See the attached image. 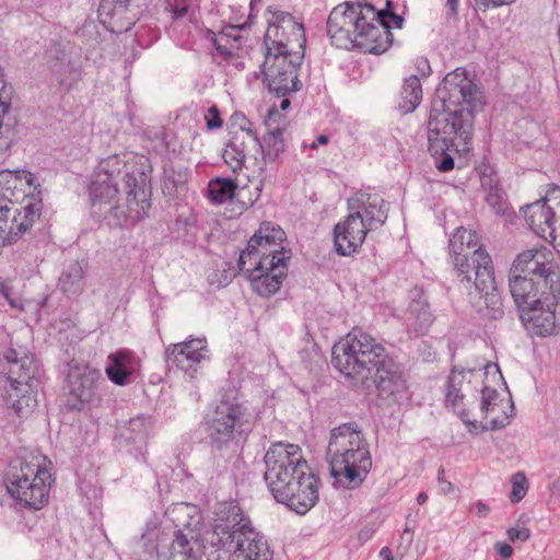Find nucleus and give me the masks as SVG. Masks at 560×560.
Listing matches in <instances>:
<instances>
[{
  "label": "nucleus",
  "instance_id": "f257e3e1",
  "mask_svg": "<svg viewBox=\"0 0 560 560\" xmlns=\"http://www.w3.org/2000/svg\"><path fill=\"white\" fill-rule=\"evenodd\" d=\"M442 110L434 108L428 121L429 151L441 155L435 166L440 172L454 168V159L447 153L469 151L474 132L475 113L485 105L480 89L459 68L447 73L436 89Z\"/></svg>",
  "mask_w": 560,
  "mask_h": 560
},
{
  "label": "nucleus",
  "instance_id": "f03ea898",
  "mask_svg": "<svg viewBox=\"0 0 560 560\" xmlns=\"http://www.w3.org/2000/svg\"><path fill=\"white\" fill-rule=\"evenodd\" d=\"M90 195L92 212L100 220L112 226L135 224L147 217L150 208V175L118 155H110L98 163Z\"/></svg>",
  "mask_w": 560,
  "mask_h": 560
},
{
  "label": "nucleus",
  "instance_id": "7ed1b4c3",
  "mask_svg": "<svg viewBox=\"0 0 560 560\" xmlns=\"http://www.w3.org/2000/svg\"><path fill=\"white\" fill-rule=\"evenodd\" d=\"M331 364L354 387L375 388L381 400L397 401L407 389L404 373L386 349L361 329H353L336 342Z\"/></svg>",
  "mask_w": 560,
  "mask_h": 560
},
{
  "label": "nucleus",
  "instance_id": "20e7f679",
  "mask_svg": "<svg viewBox=\"0 0 560 560\" xmlns=\"http://www.w3.org/2000/svg\"><path fill=\"white\" fill-rule=\"evenodd\" d=\"M265 481L273 498L299 514L318 500V478L296 444L273 443L264 457Z\"/></svg>",
  "mask_w": 560,
  "mask_h": 560
},
{
  "label": "nucleus",
  "instance_id": "39448f33",
  "mask_svg": "<svg viewBox=\"0 0 560 560\" xmlns=\"http://www.w3.org/2000/svg\"><path fill=\"white\" fill-rule=\"evenodd\" d=\"M212 548L208 560H271L272 552L266 537L254 526L234 502L218 504L212 532L206 538Z\"/></svg>",
  "mask_w": 560,
  "mask_h": 560
},
{
  "label": "nucleus",
  "instance_id": "423d86ee",
  "mask_svg": "<svg viewBox=\"0 0 560 560\" xmlns=\"http://www.w3.org/2000/svg\"><path fill=\"white\" fill-rule=\"evenodd\" d=\"M327 456L331 476L347 488H358L372 468L369 443L355 422L331 430Z\"/></svg>",
  "mask_w": 560,
  "mask_h": 560
},
{
  "label": "nucleus",
  "instance_id": "0eeeda50",
  "mask_svg": "<svg viewBox=\"0 0 560 560\" xmlns=\"http://www.w3.org/2000/svg\"><path fill=\"white\" fill-rule=\"evenodd\" d=\"M46 457L31 453L13 458L4 475L8 493L21 504L40 509L48 500L51 474L43 467Z\"/></svg>",
  "mask_w": 560,
  "mask_h": 560
},
{
  "label": "nucleus",
  "instance_id": "6e6552de",
  "mask_svg": "<svg viewBox=\"0 0 560 560\" xmlns=\"http://www.w3.org/2000/svg\"><path fill=\"white\" fill-rule=\"evenodd\" d=\"M247 421V408L236 398H223L217 405L208 429L211 445L209 464L212 465L210 478L228 468L234 433Z\"/></svg>",
  "mask_w": 560,
  "mask_h": 560
},
{
  "label": "nucleus",
  "instance_id": "1a4fd4ad",
  "mask_svg": "<svg viewBox=\"0 0 560 560\" xmlns=\"http://www.w3.org/2000/svg\"><path fill=\"white\" fill-rule=\"evenodd\" d=\"M523 281L532 284L528 292L538 293L548 290H560L559 275L555 254L547 246H538L518 254L510 269L509 287L514 296V285Z\"/></svg>",
  "mask_w": 560,
  "mask_h": 560
},
{
  "label": "nucleus",
  "instance_id": "9d476101",
  "mask_svg": "<svg viewBox=\"0 0 560 560\" xmlns=\"http://www.w3.org/2000/svg\"><path fill=\"white\" fill-rule=\"evenodd\" d=\"M532 284L523 281L514 285L513 300L520 311V318L525 328L539 337L551 336L557 329L556 308L560 290L530 293Z\"/></svg>",
  "mask_w": 560,
  "mask_h": 560
},
{
  "label": "nucleus",
  "instance_id": "9b49d317",
  "mask_svg": "<svg viewBox=\"0 0 560 560\" xmlns=\"http://www.w3.org/2000/svg\"><path fill=\"white\" fill-rule=\"evenodd\" d=\"M266 52L271 55L291 56L305 49L306 37L304 26L287 12H275L269 21L265 38Z\"/></svg>",
  "mask_w": 560,
  "mask_h": 560
},
{
  "label": "nucleus",
  "instance_id": "f8f14e48",
  "mask_svg": "<svg viewBox=\"0 0 560 560\" xmlns=\"http://www.w3.org/2000/svg\"><path fill=\"white\" fill-rule=\"evenodd\" d=\"M288 261L283 254L280 256L260 257L238 265L240 271L250 281V287L260 296L277 293L288 273Z\"/></svg>",
  "mask_w": 560,
  "mask_h": 560
},
{
  "label": "nucleus",
  "instance_id": "ddd939ff",
  "mask_svg": "<svg viewBox=\"0 0 560 560\" xmlns=\"http://www.w3.org/2000/svg\"><path fill=\"white\" fill-rule=\"evenodd\" d=\"M304 52H291V56L271 55L265 52L262 73L270 92L284 96L300 90L298 68L302 63Z\"/></svg>",
  "mask_w": 560,
  "mask_h": 560
},
{
  "label": "nucleus",
  "instance_id": "4468645a",
  "mask_svg": "<svg viewBox=\"0 0 560 560\" xmlns=\"http://www.w3.org/2000/svg\"><path fill=\"white\" fill-rule=\"evenodd\" d=\"M39 212V205L32 202L20 210L4 192L0 191V247L18 242L32 228Z\"/></svg>",
  "mask_w": 560,
  "mask_h": 560
},
{
  "label": "nucleus",
  "instance_id": "2eb2a0df",
  "mask_svg": "<svg viewBox=\"0 0 560 560\" xmlns=\"http://www.w3.org/2000/svg\"><path fill=\"white\" fill-rule=\"evenodd\" d=\"M104 382L100 370L88 364H70L67 373L68 405L81 409L96 396L98 384Z\"/></svg>",
  "mask_w": 560,
  "mask_h": 560
},
{
  "label": "nucleus",
  "instance_id": "dca6fc26",
  "mask_svg": "<svg viewBox=\"0 0 560 560\" xmlns=\"http://www.w3.org/2000/svg\"><path fill=\"white\" fill-rule=\"evenodd\" d=\"M285 238L284 231L270 222L260 224L259 230L249 238L247 246L240 254L238 264L244 266L245 261L283 254L284 260L290 259V250H285L282 243Z\"/></svg>",
  "mask_w": 560,
  "mask_h": 560
},
{
  "label": "nucleus",
  "instance_id": "f3484780",
  "mask_svg": "<svg viewBox=\"0 0 560 560\" xmlns=\"http://www.w3.org/2000/svg\"><path fill=\"white\" fill-rule=\"evenodd\" d=\"M14 375L0 373V390L8 406H10L19 417L26 416L36 406V399L33 394L34 378L31 371H25Z\"/></svg>",
  "mask_w": 560,
  "mask_h": 560
},
{
  "label": "nucleus",
  "instance_id": "a211bd4d",
  "mask_svg": "<svg viewBox=\"0 0 560 560\" xmlns=\"http://www.w3.org/2000/svg\"><path fill=\"white\" fill-rule=\"evenodd\" d=\"M206 338L189 337L186 340L172 343L165 349L167 366H175L190 377H195L199 364L209 359Z\"/></svg>",
  "mask_w": 560,
  "mask_h": 560
},
{
  "label": "nucleus",
  "instance_id": "6ab92c4d",
  "mask_svg": "<svg viewBox=\"0 0 560 560\" xmlns=\"http://www.w3.org/2000/svg\"><path fill=\"white\" fill-rule=\"evenodd\" d=\"M369 229L364 225L363 213L351 211L334 229V244L340 256H350L363 244Z\"/></svg>",
  "mask_w": 560,
  "mask_h": 560
},
{
  "label": "nucleus",
  "instance_id": "aec40b11",
  "mask_svg": "<svg viewBox=\"0 0 560 560\" xmlns=\"http://www.w3.org/2000/svg\"><path fill=\"white\" fill-rule=\"evenodd\" d=\"M375 20L365 19L359 25L355 47L370 54L385 52L393 42L389 24L384 21V15L376 11Z\"/></svg>",
  "mask_w": 560,
  "mask_h": 560
},
{
  "label": "nucleus",
  "instance_id": "412c9836",
  "mask_svg": "<svg viewBox=\"0 0 560 560\" xmlns=\"http://www.w3.org/2000/svg\"><path fill=\"white\" fill-rule=\"evenodd\" d=\"M465 370L453 369L451 371L446 383V404L451 405L455 409L458 417L465 423L470 433H478L481 431L497 430L503 428L505 425L503 420L493 418L488 425H483L477 420H471L469 418L467 410L459 409L460 404L464 399V395L462 394V385L465 380Z\"/></svg>",
  "mask_w": 560,
  "mask_h": 560
},
{
  "label": "nucleus",
  "instance_id": "4be33fe9",
  "mask_svg": "<svg viewBox=\"0 0 560 560\" xmlns=\"http://www.w3.org/2000/svg\"><path fill=\"white\" fill-rule=\"evenodd\" d=\"M448 247L454 266H459V268L467 266V256L472 255H475L477 265L485 268L489 266L490 255L482 249L477 234L471 230L456 229L450 238Z\"/></svg>",
  "mask_w": 560,
  "mask_h": 560
},
{
  "label": "nucleus",
  "instance_id": "5701e85b",
  "mask_svg": "<svg viewBox=\"0 0 560 560\" xmlns=\"http://www.w3.org/2000/svg\"><path fill=\"white\" fill-rule=\"evenodd\" d=\"M469 295L470 303L475 305L477 312L489 319H498L503 315V304L497 290L495 279L489 271H481L479 275L478 287Z\"/></svg>",
  "mask_w": 560,
  "mask_h": 560
},
{
  "label": "nucleus",
  "instance_id": "b1692460",
  "mask_svg": "<svg viewBox=\"0 0 560 560\" xmlns=\"http://www.w3.org/2000/svg\"><path fill=\"white\" fill-rule=\"evenodd\" d=\"M375 8L365 0H348L335 7L327 20V27H354L365 19L375 20Z\"/></svg>",
  "mask_w": 560,
  "mask_h": 560
},
{
  "label": "nucleus",
  "instance_id": "393cba45",
  "mask_svg": "<svg viewBox=\"0 0 560 560\" xmlns=\"http://www.w3.org/2000/svg\"><path fill=\"white\" fill-rule=\"evenodd\" d=\"M348 208L363 213L364 225L370 231L382 226L387 220L388 205L377 195L358 192L348 200Z\"/></svg>",
  "mask_w": 560,
  "mask_h": 560
},
{
  "label": "nucleus",
  "instance_id": "a878e982",
  "mask_svg": "<svg viewBox=\"0 0 560 560\" xmlns=\"http://www.w3.org/2000/svg\"><path fill=\"white\" fill-rule=\"evenodd\" d=\"M551 198L560 199V196L558 194L549 195L548 190L545 199L522 208L526 223L535 234L541 237H546V233H549V235H552L553 233L555 212L547 206V200H550Z\"/></svg>",
  "mask_w": 560,
  "mask_h": 560
},
{
  "label": "nucleus",
  "instance_id": "bb28decb",
  "mask_svg": "<svg viewBox=\"0 0 560 560\" xmlns=\"http://www.w3.org/2000/svg\"><path fill=\"white\" fill-rule=\"evenodd\" d=\"M139 366L140 361L132 351L120 349L108 354L105 373L110 382L124 386L130 382Z\"/></svg>",
  "mask_w": 560,
  "mask_h": 560
},
{
  "label": "nucleus",
  "instance_id": "cd10ccee",
  "mask_svg": "<svg viewBox=\"0 0 560 560\" xmlns=\"http://www.w3.org/2000/svg\"><path fill=\"white\" fill-rule=\"evenodd\" d=\"M202 548L200 534H174L168 548L159 553V560H198Z\"/></svg>",
  "mask_w": 560,
  "mask_h": 560
},
{
  "label": "nucleus",
  "instance_id": "c85d7f7f",
  "mask_svg": "<svg viewBox=\"0 0 560 560\" xmlns=\"http://www.w3.org/2000/svg\"><path fill=\"white\" fill-rule=\"evenodd\" d=\"M49 67L61 86L71 88L81 78V63L65 50L56 49L51 52Z\"/></svg>",
  "mask_w": 560,
  "mask_h": 560
},
{
  "label": "nucleus",
  "instance_id": "c756f323",
  "mask_svg": "<svg viewBox=\"0 0 560 560\" xmlns=\"http://www.w3.org/2000/svg\"><path fill=\"white\" fill-rule=\"evenodd\" d=\"M166 516L174 523L176 530L174 534H184L192 532L200 534L201 515L194 504L177 503L166 510Z\"/></svg>",
  "mask_w": 560,
  "mask_h": 560
},
{
  "label": "nucleus",
  "instance_id": "7c9ffc66",
  "mask_svg": "<svg viewBox=\"0 0 560 560\" xmlns=\"http://www.w3.org/2000/svg\"><path fill=\"white\" fill-rule=\"evenodd\" d=\"M276 118H281V115L277 107H272L268 110L265 119L267 135L264 137L262 143L259 141L257 143L261 148L265 160L270 162H273L279 154L284 151V141L282 138L283 128L279 124L272 127V122L276 121Z\"/></svg>",
  "mask_w": 560,
  "mask_h": 560
},
{
  "label": "nucleus",
  "instance_id": "2f4dec72",
  "mask_svg": "<svg viewBox=\"0 0 560 560\" xmlns=\"http://www.w3.org/2000/svg\"><path fill=\"white\" fill-rule=\"evenodd\" d=\"M408 314V320L418 334H424L433 323L429 303L421 290L415 289L410 292Z\"/></svg>",
  "mask_w": 560,
  "mask_h": 560
},
{
  "label": "nucleus",
  "instance_id": "473e14b6",
  "mask_svg": "<svg viewBox=\"0 0 560 560\" xmlns=\"http://www.w3.org/2000/svg\"><path fill=\"white\" fill-rule=\"evenodd\" d=\"M467 266L459 268V266H454L456 271V279L458 281L459 287L468 294L472 295V290L478 287L479 275L481 271H489L491 277H494V269L492 265V259L490 258L489 266L487 268L477 265L475 255L467 256Z\"/></svg>",
  "mask_w": 560,
  "mask_h": 560
},
{
  "label": "nucleus",
  "instance_id": "72a5a7b5",
  "mask_svg": "<svg viewBox=\"0 0 560 560\" xmlns=\"http://www.w3.org/2000/svg\"><path fill=\"white\" fill-rule=\"evenodd\" d=\"M86 266L82 262H71L60 275L58 285L67 295H79L84 290Z\"/></svg>",
  "mask_w": 560,
  "mask_h": 560
},
{
  "label": "nucleus",
  "instance_id": "f704fd0d",
  "mask_svg": "<svg viewBox=\"0 0 560 560\" xmlns=\"http://www.w3.org/2000/svg\"><path fill=\"white\" fill-rule=\"evenodd\" d=\"M247 142L250 141L244 133H234L223 151L224 161L234 171L241 168L245 162Z\"/></svg>",
  "mask_w": 560,
  "mask_h": 560
},
{
  "label": "nucleus",
  "instance_id": "c9c22d12",
  "mask_svg": "<svg viewBox=\"0 0 560 560\" xmlns=\"http://www.w3.org/2000/svg\"><path fill=\"white\" fill-rule=\"evenodd\" d=\"M209 198L212 202L222 205L233 200L241 194L234 180L228 178H215L208 186Z\"/></svg>",
  "mask_w": 560,
  "mask_h": 560
},
{
  "label": "nucleus",
  "instance_id": "e433bc0d",
  "mask_svg": "<svg viewBox=\"0 0 560 560\" xmlns=\"http://www.w3.org/2000/svg\"><path fill=\"white\" fill-rule=\"evenodd\" d=\"M400 108L405 113L413 112L422 100V86L420 80L416 75L408 78L400 92Z\"/></svg>",
  "mask_w": 560,
  "mask_h": 560
},
{
  "label": "nucleus",
  "instance_id": "4c0bfd02",
  "mask_svg": "<svg viewBox=\"0 0 560 560\" xmlns=\"http://www.w3.org/2000/svg\"><path fill=\"white\" fill-rule=\"evenodd\" d=\"M151 428V419L143 415L129 420L126 427L127 433H124L128 440L133 443H143L147 441Z\"/></svg>",
  "mask_w": 560,
  "mask_h": 560
},
{
  "label": "nucleus",
  "instance_id": "58836bf2",
  "mask_svg": "<svg viewBox=\"0 0 560 560\" xmlns=\"http://www.w3.org/2000/svg\"><path fill=\"white\" fill-rule=\"evenodd\" d=\"M359 26L351 28L348 27H327V34L330 37L331 44L337 48L350 49L355 47L357 33Z\"/></svg>",
  "mask_w": 560,
  "mask_h": 560
},
{
  "label": "nucleus",
  "instance_id": "ea45409f",
  "mask_svg": "<svg viewBox=\"0 0 560 560\" xmlns=\"http://www.w3.org/2000/svg\"><path fill=\"white\" fill-rule=\"evenodd\" d=\"M160 530L153 526L149 527L137 541V547L141 548L149 556H153L158 552V538Z\"/></svg>",
  "mask_w": 560,
  "mask_h": 560
},
{
  "label": "nucleus",
  "instance_id": "a19ab883",
  "mask_svg": "<svg viewBox=\"0 0 560 560\" xmlns=\"http://www.w3.org/2000/svg\"><path fill=\"white\" fill-rule=\"evenodd\" d=\"M233 125L237 126L238 129L233 131L234 133H244L247 139L254 143H258V137L252 128V122L246 118L244 114L235 113L232 116Z\"/></svg>",
  "mask_w": 560,
  "mask_h": 560
},
{
  "label": "nucleus",
  "instance_id": "79ce46f5",
  "mask_svg": "<svg viewBox=\"0 0 560 560\" xmlns=\"http://www.w3.org/2000/svg\"><path fill=\"white\" fill-rule=\"evenodd\" d=\"M527 492V479L524 472L512 476V492L510 499L513 503L520 502Z\"/></svg>",
  "mask_w": 560,
  "mask_h": 560
},
{
  "label": "nucleus",
  "instance_id": "37998d69",
  "mask_svg": "<svg viewBox=\"0 0 560 560\" xmlns=\"http://www.w3.org/2000/svg\"><path fill=\"white\" fill-rule=\"evenodd\" d=\"M0 294L8 301L11 307L23 310L22 300L14 293L11 280L0 281Z\"/></svg>",
  "mask_w": 560,
  "mask_h": 560
},
{
  "label": "nucleus",
  "instance_id": "c03bdc74",
  "mask_svg": "<svg viewBox=\"0 0 560 560\" xmlns=\"http://www.w3.org/2000/svg\"><path fill=\"white\" fill-rule=\"evenodd\" d=\"M5 359L11 363L8 375H15L27 370L30 371L31 360L26 357L22 358L21 360H16L14 350H10L5 354Z\"/></svg>",
  "mask_w": 560,
  "mask_h": 560
},
{
  "label": "nucleus",
  "instance_id": "a18cd8bd",
  "mask_svg": "<svg viewBox=\"0 0 560 560\" xmlns=\"http://www.w3.org/2000/svg\"><path fill=\"white\" fill-rule=\"evenodd\" d=\"M498 398V392L490 387H485L481 390V404L480 410L482 412V417H487V415L494 410L495 400Z\"/></svg>",
  "mask_w": 560,
  "mask_h": 560
},
{
  "label": "nucleus",
  "instance_id": "49530a36",
  "mask_svg": "<svg viewBox=\"0 0 560 560\" xmlns=\"http://www.w3.org/2000/svg\"><path fill=\"white\" fill-rule=\"evenodd\" d=\"M4 117H0V152L7 151L12 145V137L9 135V128L12 126L3 121Z\"/></svg>",
  "mask_w": 560,
  "mask_h": 560
},
{
  "label": "nucleus",
  "instance_id": "de8ad7c7",
  "mask_svg": "<svg viewBox=\"0 0 560 560\" xmlns=\"http://www.w3.org/2000/svg\"><path fill=\"white\" fill-rule=\"evenodd\" d=\"M503 190L499 187L498 184H495L494 186H491L489 188V191L486 192V200L491 207H498L500 209L503 200Z\"/></svg>",
  "mask_w": 560,
  "mask_h": 560
},
{
  "label": "nucleus",
  "instance_id": "09e8293b",
  "mask_svg": "<svg viewBox=\"0 0 560 560\" xmlns=\"http://www.w3.org/2000/svg\"><path fill=\"white\" fill-rule=\"evenodd\" d=\"M205 119H206L207 127L210 130L220 128L223 124V120L220 117V113H219V109L217 108V106H211L208 109V114L205 116Z\"/></svg>",
  "mask_w": 560,
  "mask_h": 560
},
{
  "label": "nucleus",
  "instance_id": "8fccbe9b",
  "mask_svg": "<svg viewBox=\"0 0 560 560\" xmlns=\"http://www.w3.org/2000/svg\"><path fill=\"white\" fill-rule=\"evenodd\" d=\"M506 535L512 542L517 540L526 541L530 537V530L526 527H511L506 530Z\"/></svg>",
  "mask_w": 560,
  "mask_h": 560
},
{
  "label": "nucleus",
  "instance_id": "3c124183",
  "mask_svg": "<svg viewBox=\"0 0 560 560\" xmlns=\"http://www.w3.org/2000/svg\"><path fill=\"white\" fill-rule=\"evenodd\" d=\"M445 475V470L443 467H440L439 471H438V482L440 485V488H441V491L444 493V494H447V493H451L454 489L453 487V483L447 481L444 477Z\"/></svg>",
  "mask_w": 560,
  "mask_h": 560
},
{
  "label": "nucleus",
  "instance_id": "603ef678",
  "mask_svg": "<svg viewBox=\"0 0 560 560\" xmlns=\"http://www.w3.org/2000/svg\"><path fill=\"white\" fill-rule=\"evenodd\" d=\"M493 548L503 559H509L513 555V548L508 542L498 541Z\"/></svg>",
  "mask_w": 560,
  "mask_h": 560
},
{
  "label": "nucleus",
  "instance_id": "864d4df0",
  "mask_svg": "<svg viewBox=\"0 0 560 560\" xmlns=\"http://www.w3.org/2000/svg\"><path fill=\"white\" fill-rule=\"evenodd\" d=\"M483 8H500L515 2V0H476Z\"/></svg>",
  "mask_w": 560,
  "mask_h": 560
},
{
  "label": "nucleus",
  "instance_id": "5fc2aeb1",
  "mask_svg": "<svg viewBox=\"0 0 560 560\" xmlns=\"http://www.w3.org/2000/svg\"><path fill=\"white\" fill-rule=\"evenodd\" d=\"M128 2H129V0H102L100 7L103 11L107 10V8L110 4H114L115 9L116 8L124 9L127 7Z\"/></svg>",
  "mask_w": 560,
  "mask_h": 560
},
{
  "label": "nucleus",
  "instance_id": "6e6d98bb",
  "mask_svg": "<svg viewBox=\"0 0 560 560\" xmlns=\"http://www.w3.org/2000/svg\"><path fill=\"white\" fill-rule=\"evenodd\" d=\"M475 508H476V511H477V515L479 517H486L489 513V506L481 502V501H478L476 504H475Z\"/></svg>",
  "mask_w": 560,
  "mask_h": 560
},
{
  "label": "nucleus",
  "instance_id": "4d7b16f0",
  "mask_svg": "<svg viewBox=\"0 0 560 560\" xmlns=\"http://www.w3.org/2000/svg\"><path fill=\"white\" fill-rule=\"evenodd\" d=\"M495 184H498V180L495 178H492L491 176L483 175L481 177V185L486 192L489 191V188L491 186H494Z\"/></svg>",
  "mask_w": 560,
  "mask_h": 560
},
{
  "label": "nucleus",
  "instance_id": "13d9d810",
  "mask_svg": "<svg viewBox=\"0 0 560 560\" xmlns=\"http://www.w3.org/2000/svg\"><path fill=\"white\" fill-rule=\"evenodd\" d=\"M459 0H446V7L448 8V15H457Z\"/></svg>",
  "mask_w": 560,
  "mask_h": 560
},
{
  "label": "nucleus",
  "instance_id": "bf43d9fd",
  "mask_svg": "<svg viewBox=\"0 0 560 560\" xmlns=\"http://www.w3.org/2000/svg\"><path fill=\"white\" fill-rule=\"evenodd\" d=\"M418 69L421 71L422 75H427L430 73V65L425 58H421L418 60Z\"/></svg>",
  "mask_w": 560,
  "mask_h": 560
},
{
  "label": "nucleus",
  "instance_id": "052dcab7",
  "mask_svg": "<svg viewBox=\"0 0 560 560\" xmlns=\"http://www.w3.org/2000/svg\"><path fill=\"white\" fill-rule=\"evenodd\" d=\"M380 557L383 560H394L393 552H392V549L389 547H383L380 550Z\"/></svg>",
  "mask_w": 560,
  "mask_h": 560
},
{
  "label": "nucleus",
  "instance_id": "680f3d73",
  "mask_svg": "<svg viewBox=\"0 0 560 560\" xmlns=\"http://www.w3.org/2000/svg\"><path fill=\"white\" fill-rule=\"evenodd\" d=\"M328 143V137L325 136V135H320L316 141H314L312 144H311V148L312 149H317L318 145H325Z\"/></svg>",
  "mask_w": 560,
  "mask_h": 560
},
{
  "label": "nucleus",
  "instance_id": "e2e57ef3",
  "mask_svg": "<svg viewBox=\"0 0 560 560\" xmlns=\"http://www.w3.org/2000/svg\"><path fill=\"white\" fill-rule=\"evenodd\" d=\"M214 45H215V49L218 50V52L220 55H222V56H231L232 55V51L229 48H226L225 46L220 45L219 40H215Z\"/></svg>",
  "mask_w": 560,
  "mask_h": 560
},
{
  "label": "nucleus",
  "instance_id": "0e129e2a",
  "mask_svg": "<svg viewBox=\"0 0 560 560\" xmlns=\"http://www.w3.org/2000/svg\"><path fill=\"white\" fill-rule=\"evenodd\" d=\"M389 16L392 18L393 22L395 23L396 27L400 28L402 23H404V19L395 13H390Z\"/></svg>",
  "mask_w": 560,
  "mask_h": 560
},
{
  "label": "nucleus",
  "instance_id": "69168bd1",
  "mask_svg": "<svg viewBox=\"0 0 560 560\" xmlns=\"http://www.w3.org/2000/svg\"><path fill=\"white\" fill-rule=\"evenodd\" d=\"M428 500V494L425 492H420L417 497V502L418 504L422 505L427 502Z\"/></svg>",
  "mask_w": 560,
  "mask_h": 560
},
{
  "label": "nucleus",
  "instance_id": "338daca9",
  "mask_svg": "<svg viewBox=\"0 0 560 560\" xmlns=\"http://www.w3.org/2000/svg\"><path fill=\"white\" fill-rule=\"evenodd\" d=\"M25 180H26V183H27L30 186H32V185H34V183H35L36 178H35V176H34L32 173L27 172V173L25 174Z\"/></svg>",
  "mask_w": 560,
  "mask_h": 560
},
{
  "label": "nucleus",
  "instance_id": "774afa93",
  "mask_svg": "<svg viewBox=\"0 0 560 560\" xmlns=\"http://www.w3.org/2000/svg\"><path fill=\"white\" fill-rule=\"evenodd\" d=\"M290 106V101L288 98H283L280 103V108L285 110Z\"/></svg>",
  "mask_w": 560,
  "mask_h": 560
}]
</instances>
